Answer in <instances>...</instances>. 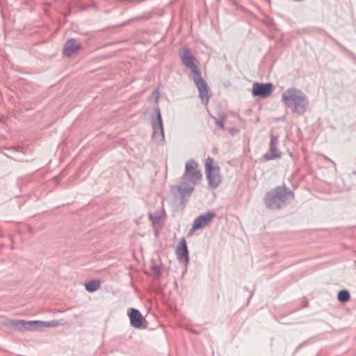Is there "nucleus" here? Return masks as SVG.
Listing matches in <instances>:
<instances>
[{
  "label": "nucleus",
  "instance_id": "obj_1",
  "mask_svg": "<svg viewBox=\"0 0 356 356\" xmlns=\"http://www.w3.org/2000/svg\"><path fill=\"white\" fill-rule=\"evenodd\" d=\"M180 58L182 63L191 71V77L200 92V97L202 102L207 105L209 102L208 86L206 81L202 78L200 71L196 63L195 57L189 49H184Z\"/></svg>",
  "mask_w": 356,
  "mask_h": 356
},
{
  "label": "nucleus",
  "instance_id": "obj_2",
  "mask_svg": "<svg viewBox=\"0 0 356 356\" xmlns=\"http://www.w3.org/2000/svg\"><path fill=\"white\" fill-rule=\"evenodd\" d=\"M202 179V174L199 169L198 163L193 159L188 161L185 163L184 172L181 177V182L177 186V190L182 197L191 194L194 191V187Z\"/></svg>",
  "mask_w": 356,
  "mask_h": 356
},
{
  "label": "nucleus",
  "instance_id": "obj_3",
  "mask_svg": "<svg viewBox=\"0 0 356 356\" xmlns=\"http://www.w3.org/2000/svg\"><path fill=\"white\" fill-rule=\"evenodd\" d=\"M282 99L286 106L298 115L303 114L309 105L308 99L305 93L294 88H288L284 92Z\"/></svg>",
  "mask_w": 356,
  "mask_h": 356
},
{
  "label": "nucleus",
  "instance_id": "obj_4",
  "mask_svg": "<svg viewBox=\"0 0 356 356\" xmlns=\"http://www.w3.org/2000/svg\"><path fill=\"white\" fill-rule=\"evenodd\" d=\"M289 198H293V193L286 186H277L266 194L264 202L267 208L278 209L286 204Z\"/></svg>",
  "mask_w": 356,
  "mask_h": 356
},
{
  "label": "nucleus",
  "instance_id": "obj_5",
  "mask_svg": "<svg viewBox=\"0 0 356 356\" xmlns=\"http://www.w3.org/2000/svg\"><path fill=\"white\" fill-rule=\"evenodd\" d=\"M3 325L14 328L20 332L37 331L40 327H57L61 324L58 321H24L16 320L9 321L3 323Z\"/></svg>",
  "mask_w": 356,
  "mask_h": 356
},
{
  "label": "nucleus",
  "instance_id": "obj_6",
  "mask_svg": "<svg viewBox=\"0 0 356 356\" xmlns=\"http://www.w3.org/2000/svg\"><path fill=\"white\" fill-rule=\"evenodd\" d=\"M205 172L209 186L211 188L218 187L221 183L220 168L214 164V161L211 157L205 161Z\"/></svg>",
  "mask_w": 356,
  "mask_h": 356
},
{
  "label": "nucleus",
  "instance_id": "obj_7",
  "mask_svg": "<svg viewBox=\"0 0 356 356\" xmlns=\"http://www.w3.org/2000/svg\"><path fill=\"white\" fill-rule=\"evenodd\" d=\"M278 136L272 134L270 136V140L269 143V149L264 155V158L266 161H271L281 158L282 152L278 149Z\"/></svg>",
  "mask_w": 356,
  "mask_h": 356
},
{
  "label": "nucleus",
  "instance_id": "obj_8",
  "mask_svg": "<svg viewBox=\"0 0 356 356\" xmlns=\"http://www.w3.org/2000/svg\"><path fill=\"white\" fill-rule=\"evenodd\" d=\"M216 214L213 212H208L204 215L197 217L193 222V226L188 232V235H192L197 229H202L205 227L212 219L215 217Z\"/></svg>",
  "mask_w": 356,
  "mask_h": 356
},
{
  "label": "nucleus",
  "instance_id": "obj_9",
  "mask_svg": "<svg viewBox=\"0 0 356 356\" xmlns=\"http://www.w3.org/2000/svg\"><path fill=\"white\" fill-rule=\"evenodd\" d=\"M273 84L254 83L252 86V94L255 97L266 98L273 92Z\"/></svg>",
  "mask_w": 356,
  "mask_h": 356
},
{
  "label": "nucleus",
  "instance_id": "obj_10",
  "mask_svg": "<svg viewBox=\"0 0 356 356\" xmlns=\"http://www.w3.org/2000/svg\"><path fill=\"white\" fill-rule=\"evenodd\" d=\"M157 118L152 123L153 137L155 139L163 140L164 139V131L160 109L156 108Z\"/></svg>",
  "mask_w": 356,
  "mask_h": 356
},
{
  "label": "nucleus",
  "instance_id": "obj_11",
  "mask_svg": "<svg viewBox=\"0 0 356 356\" xmlns=\"http://www.w3.org/2000/svg\"><path fill=\"white\" fill-rule=\"evenodd\" d=\"M176 255L177 259L182 262L187 264L189 260L188 251L185 238H182L179 242V245L177 247Z\"/></svg>",
  "mask_w": 356,
  "mask_h": 356
},
{
  "label": "nucleus",
  "instance_id": "obj_12",
  "mask_svg": "<svg viewBox=\"0 0 356 356\" xmlns=\"http://www.w3.org/2000/svg\"><path fill=\"white\" fill-rule=\"evenodd\" d=\"M131 325L135 328H141L143 324V318L140 312L136 309L131 308L128 312Z\"/></svg>",
  "mask_w": 356,
  "mask_h": 356
},
{
  "label": "nucleus",
  "instance_id": "obj_13",
  "mask_svg": "<svg viewBox=\"0 0 356 356\" xmlns=\"http://www.w3.org/2000/svg\"><path fill=\"white\" fill-rule=\"evenodd\" d=\"M81 48V43L75 39H69L64 44L63 54L65 56H70Z\"/></svg>",
  "mask_w": 356,
  "mask_h": 356
},
{
  "label": "nucleus",
  "instance_id": "obj_14",
  "mask_svg": "<svg viewBox=\"0 0 356 356\" xmlns=\"http://www.w3.org/2000/svg\"><path fill=\"white\" fill-rule=\"evenodd\" d=\"M100 288V282L97 280H91L85 284V289L89 292H94Z\"/></svg>",
  "mask_w": 356,
  "mask_h": 356
},
{
  "label": "nucleus",
  "instance_id": "obj_15",
  "mask_svg": "<svg viewBox=\"0 0 356 356\" xmlns=\"http://www.w3.org/2000/svg\"><path fill=\"white\" fill-rule=\"evenodd\" d=\"M337 298L341 302H346L350 299L349 292L346 290H341L338 293Z\"/></svg>",
  "mask_w": 356,
  "mask_h": 356
},
{
  "label": "nucleus",
  "instance_id": "obj_16",
  "mask_svg": "<svg viewBox=\"0 0 356 356\" xmlns=\"http://www.w3.org/2000/svg\"><path fill=\"white\" fill-rule=\"evenodd\" d=\"M161 216L159 215L149 214V220L153 225H159L161 221Z\"/></svg>",
  "mask_w": 356,
  "mask_h": 356
},
{
  "label": "nucleus",
  "instance_id": "obj_17",
  "mask_svg": "<svg viewBox=\"0 0 356 356\" xmlns=\"http://www.w3.org/2000/svg\"><path fill=\"white\" fill-rule=\"evenodd\" d=\"M216 124L220 127V129H223L225 127V123L226 120V116H222L219 120L215 118Z\"/></svg>",
  "mask_w": 356,
  "mask_h": 356
}]
</instances>
